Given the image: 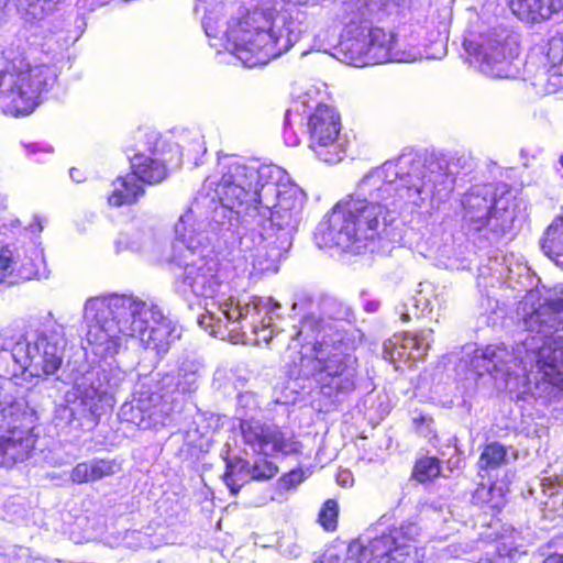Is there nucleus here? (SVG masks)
I'll return each instance as SVG.
<instances>
[{
	"instance_id": "obj_1",
	"label": "nucleus",
	"mask_w": 563,
	"mask_h": 563,
	"mask_svg": "<svg viewBox=\"0 0 563 563\" xmlns=\"http://www.w3.org/2000/svg\"><path fill=\"white\" fill-rule=\"evenodd\" d=\"M220 178H206L188 210L175 224L168 261L184 269V291L212 301L198 318L211 335L233 343H268L272 298L220 295V263L211 255L216 238L238 236L241 252L258 271H276L292 245L306 195L279 166L234 156L219 158Z\"/></svg>"
},
{
	"instance_id": "obj_2",
	"label": "nucleus",
	"mask_w": 563,
	"mask_h": 563,
	"mask_svg": "<svg viewBox=\"0 0 563 563\" xmlns=\"http://www.w3.org/2000/svg\"><path fill=\"white\" fill-rule=\"evenodd\" d=\"M467 158L434 155L421 158L404 154L368 172L353 194L340 200L318 224L319 247L336 246L360 254L384 251L395 213L408 209H433L454 189L455 178Z\"/></svg>"
},
{
	"instance_id": "obj_3",
	"label": "nucleus",
	"mask_w": 563,
	"mask_h": 563,
	"mask_svg": "<svg viewBox=\"0 0 563 563\" xmlns=\"http://www.w3.org/2000/svg\"><path fill=\"white\" fill-rule=\"evenodd\" d=\"M527 336L512 347L490 344L475 349L470 366L478 376L506 382L520 373L538 388H563V284L529 291L521 302Z\"/></svg>"
},
{
	"instance_id": "obj_4",
	"label": "nucleus",
	"mask_w": 563,
	"mask_h": 563,
	"mask_svg": "<svg viewBox=\"0 0 563 563\" xmlns=\"http://www.w3.org/2000/svg\"><path fill=\"white\" fill-rule=\"evenodd\" d=\"M351 309L333 297H323L317 311L308 312L292 338L301 345L300 371L311 375L331 405L342 404L355 390L357 358Z\"/></svg>"
},
{
	"instance_id": "obj_5",
	"label": "nucleus",
	"mask_w": 563,
	"mask_h": 563,
	"mask_svg": "<svg viewBox=\"0 0 563 563\" xmlns=\"http://www.w3.org/2000/svg\"><path fill=\"white\" fill-rule=\"evenodd\" d=\"M84 322L87 343L101 358L119 354L130 339L157 355L165 354L180 338L178 325L157 305L133 295L89 298L84 306Z\"/></svg>"
},
{
	"instance_id": "obj_6",
	"label": "nucleus",
	"mask_w": 563,
	"mask_h": 563,
	"mask_svg": "<svg viewBox=\"0 0 563 563\" xmlns=\"http://www.w3.org/2000/svg\"><path fill=\"white\" fill-rule=\"evenodd\" d=\"M390 0H350L343 3V23L346 36L340 43L344 60L355 67H364L387 62L412 63L422 58L440 59L446 54L448 29L441 23L432 32L427 44L399 48L393 33L374 27V21H380L391 13Z\"/></svg>"
},
{
	"instance_id": "obj_7",
	"label": "nucleus",
	"mask_w": 563,
	"mask_h": 563,
	"mask_svg": "<svg viewBox=\"0 0 563 563\" xmlns=\"http://www.w3.org/2000/svg\"><path fill=\"white\" fill-rule=\"evenodd\" d=\"M64 49L48 47L43 57L32 51L29 55L19 46L0 49V109L3 113L20 117L32 113L42 102L57 79L54 60Z\"/></svg>"
},
{
	"instance_id": "obj_8",
	"label": "nucleus",
	"mask_w": 563,
	"mask_h": 563,
	"mask_svg": "<svg viewBox=\"0 0 563 563\" xmlns=\"http://www.w3.org/2000/svg\"><path fill=\"white\" fill-rule=\"evenodd\" d=\"M126 373L120 367L93 366L79 371L73 386L65 394V404L56 409L57 423L76 428H92L106 407H112L114 395L121 389Z\"/></svg>"
},
{
	"instance_id": "obj_9",
	"label": "nucleus",
	"mask_w": 563,
	"mask_h": 563,
	"mask_svg": "<svg viewBox=\"0 0 563 563\" xmlns=\"http://www.w3.org/2000/svg\"><path fill=\"white\" fill-rule=\"evenodd\" d=\"M463 222L468 234L478 235L487 243L498 242L511 229L515 213L510 212L503 198H497L494 184L471 187L462 197Z\"/></svg>"
},
{
	"instance_id": "obj_10",
	"label": "nucleus",
	"mask_w": 563,
	"mask_h": 563,
	"mask_svg": "<svg viewBox=\"0 0 563 563\" xmlns=\"http://www.w3.org/2000/svg\"><path fill=\"white\" fill-rule=\"evenodd\" d=\"M463 46L470 63L486 76L515 78L519 74V67L515 64L519 55L518 38L504 27L470 31Z\"/></svg>"
},
{
	"instance_id": "obj_11",
	"label": "nucleus",
	"mask_w": 563,
	"mask_h": 563,
	"mask_svg": "<svg viewBox=\"0 0 563 563\" xmlns=\"http://www.w3.org/2000/svg\"><path fill=\"white\" fill-rule=\"evenodd\" d=\"M37 420L26 396H3L0 400V466L25 461L35 445L31 433Z\"/></svg>"
},
{
	"instance_id": "obj_12",
	"label": "nucleus",
	"mask_w": 563,
	"mask_h": 563,
	"mask_svg": "<svg viewBox=\"0 0 563 563\" xmlns=\"http://www.w3.org/2000/svg\"><path fill=\"white\" fill-rule=\"evenodd\" d=\"M66 345L64 327L57 322H47L18 341L12 349V356L31 375L46 378L55 376L60 369Z\"/></svg>"
},
{
	"instance_id": "obj_13",
	"label": "nucleus",
	"mask_w": 563,
	"mask_h": 563,
	"mask_svg": "<svg viewBox=\"0 0 563 563\" xmlns=\"http://www.w3.org/2000/svg\"><path fill=\"white\" fill-rule=\"evenodd\" d=\"M307 129L309 147L320 161L335 164L343 159L345 140L341 135V119L335 109L319 104L310 114Z\"/></svg>"
},
{
	"instance_id": "obj_14",
	"label": "nucleus",
	"mask_w": 563,
	"mask_h": 563,
	"mask_svg": "<svg viewBox=\"0 0 563 563\" xmlns=\"http://www.w3.org/2000/svg\"><path fill=\"white\" fill-rule=\"evenodd\" d=\"M420 527L415 521H402L399 527L389 530L388 533L369 539L366 543L353 541L349 544L343 563H369L383 561L393 555L394 548L401 543L417 542Z\"/></svg>"
},
{
	"instance_id": "obj_15",
	"label": "nucleus",
	"mask_w": 563,
	"mask_h": 563,
	"mask_svg": "<svg viewBox=\"0 0 563 563\" xmlns=\"http://www.w3.org/2000/svg\"><path fill=\"white\" fill-rule=\"evenodd\" d=\"M240 431L246 453L264 456L288 455L297 452L299 448L291 433L258 419H243Z\"/></svg>"
},
{
	"instance_id": "obj_16",
	"label": "nucleus",
	"mask_w": 563,
	"mask_h": 563,
	"mask_svg": "<svg viewBox=\"0 0 563 563\" xmlns=\"http://www.w3.org/2000/svg\"><path fill=\"white\" fill-rule=\"evenodd\" d=\"M432 342V330H422L417 334H396L384 342V357L391 363L398 360H422Z\"/></svg>"
},
{
	"instance_id": "obj_17",
	"label": "nucleus",
	"mask_w": 563,
	"mask_h": 563,
	"mask_svg": "<svg viewBox=\"0 0 563 563\" xmlns=\"http://www.w3.org/2000/svg\"><path fill=\"white\" fill-rule=\"evenodd\" d=\"M277 473L278 467L265 457L256 460L253 464L245 460L236 459L228 461L223 478L231 493L236 494L250 479L266 481L274 477Z\"/></svg>"
},
{
	"instance_id": "obj_18",
	"label": "nucleus",
	"mask_w": 563,
	"mask_h": 563,
	"mask_svg": "<svg viewBox=\"0 0 563 563\" xmlns=\"http://www.w3.org/2000/svg\"><path fill=\"white\" fill-rule=\"evenodd\" d=\"M547 71L537 77L534 86L544 95L563 89V34L553 36L548 43Z\"/></svg>"
},
{
	"instance_id": "obj_19",
	"label": "nucleus",
	"mask_w": 563,
	"mask_h": 563,
	"mask_svg": "<svg viewBox=\"0 0 563 563\" xmlns=\"http://www.w3.org/2000/svg\"><path fill=\"white\" fill-rule=\"evenodd\" d=\"M509 7L519 20L540 23L563 12V0H509Z\"/></svg>"
},
{
	"instance_id": "obj_20",
	"label": "nucleus",
	"mask_w": 563,
	"mask_h": 563,
	"mask_svg": "<svg viewBox=\"0 0 563 563\" xmlns=\"http://www.w3.org/2000/svg\"><path fill=\"white\" fill-rule=\"evenodd\" d=\"M202 373L203 365L198 358L185 356L179 360L175 372L166 376L165 382L175 386L180 394H191L198 389Z\"/></svg>"
},
{
	"instance_id": "obj_21",
	"label": "nucleus",
	"mask_w": 563,
	"mask_h": 563,
	"mask_svg": "<svg viewBox=\"0 0 563 563\" xmlns=\"http://www.w3.org/2000/svg\"><path fill=\"white\" fill-rule=\"evenodd\" d=\"M15 249L14 256V278L19 280H30L38 276L40 266L43 263V253L34 244L27 247L23 245H12Z\"/></svg>"
},
{
	"instance_id": "obj_22",
	"label": "nucleus",
	"mask_w": 563,
	"mask_h": 563,
	"mask_svg": "<svg viewBox=\"0 0 563 563\" xmlns=\"http://www.w3.org/2000/svg\"><path fill=\"white\" fill-rule=\"evenodd\" d=\"M119 466L114 461L93 459L78 463L73 468L70 478L77 484L96 482L115 474Z\"/></svg>"
},
{
	"instance_id": "obj_23",
	"label": "nucleus",
	"mask_w": 563,
	"mask_h": 563,
	"mask_svg": "<svg viewBox=\"0 0 563 563\" xmlns=\"http://www.w3.org/2000/svg\"><path fill=\"white\" fill-rule=\"evenodd\" d=\"M130 162L132 174L135 175L139 181L157 184L165 179L167 175L166 165L157 157L135 154Z\"/></svg>"
},
{
	"instance_id": "obj_24",
	"label": "nucleus",
	"mask_w": 563,
	"mask_h": 563,
	"mask_svg": "<svg viewBox=\"0 0 563 563\" xmlns=\"http://www.w3.org/2000/svg\"><path fill=\"white\" fill-rule=\"evenodd\" d=\"M562 483L558 477H543L538 483V489L531 487L530 494L544 509L558 511L563 505Z\"/></svg>"
},
{
	"instance_id": "obj_25",
	"label": "nucleus",
	"mask_w": 563,
	"mask_h": 563,
	"mask_svg": "<svg viewBox=\"0 0 563 563\" xmlns=\"http://www.w3.org/2000/svg\"><path fill=\"white\" fill-rule=\"evenodd\" d=\"M113 186V192L109 196L108 200L114 207L134 203L144 194L142 185L133 174L118 177Z\"/></svg>"
},
{
	"instance_id": "obj_26",
	"label": "nucleus",
	"mask_w": 563,
	"mask_h": 563,
	"mask_svg": "<svg viewBox=\"0 0 563 563\" xmlns=\"http://www.w3.org/2000/svg\"><path fill=\"white\" fill-rule=\"evenodd\" d=\"M150 405L148 395L140 394L134 397L130 402H125L120 408L119 416L122 420L133 423L142 429L152 428V420H150Z\"/></svg>"
},
{
	"instance_id": "obj_27",
	"label": "nucleus",
	"mask_w": 563,
	"mask_h": 563,
	"mask_svg": "<svg viewBox=\"0 0 563 563\" xmlns=\"http://www.w3.org/2000/svg\"><path fill=\"white\" fill-rule=\"evenodd\" d=\"M420 287L421 288L418 292L399 308L400 318L405 322L411 320L409 306L415 308V317L421 318L431 313L434 308V303L438 302L437 298L431 299V295L433 292L431 284H420Z\"/></svg>"
},
{
	"instance_id": "obj_28",
	"label": "nucleus",
	"mask_w": 563,
	"mask_h": 563,
	"mask_svg": "<svg viewBox=\"0 0 563 563\" xmlns=\"http://www.w3.org/2000/svg\"><path fill=\"white\" fill-rule=\"evenodd\" d=\"M506 488L501 483H481L475 489L472 500L476 505L486 506L492 510H498L505 505Z\"/></svg>"
},
{
	"instance_id": "obj_29",
	"label": "nucleus",
	"mask_w": 563,
	"mask_h": 563,
	"mask_svg": "<svg viewBox=\"0 0 563 563\" xmlns=\"http://www.w3.org/2000/svg\"><path fill=\"white\" fill-rule=\"evenodd\" d=\"M153 244V236L150 230L130 228L122 232L115 241L118 251L131 250L133 252H144Z\"/></svg>"
},
{
	"instance_id": "obj_30",
	"label": "nucleus",
	"mask_w": 563,
	"mask_h": 563,
	"mask_svg": "<svg viewBox=\"0 0 563 563\" xmlns=\"http://www.w3.org/2000/svg\"><path fill=\"white\" fill-rule=\"evenodd\" d=\"M178 148L181 157H187L198 165V159L201 157L207 148L203 135L199 130H185L180 134Z\"/></svg>"
},
{
	"instance_id": "obj_31",
	"label": "nucleus",
	"mask_w": 563,
	"mask_h": 563,
	"mask_svg": "<svg viewBox=\"0 0 563 563\" xmlns=\"http://www.w3.org/2000/svg\"><path fill=\"white\" fill-rule=\"evenodd\" d=\"M150 405V420L154 428L158 426H165L170 419L175 411L174 400L168 401L158 394L148 395Z\"/></svg>"
},
{
	"instance_id": "obj_32",
	"label": "nucleus",
	"mask_w": 563,
	"mask_h": 563,
	"mask_svg": "<svg viewBox=\"0 0 563 563\" xmlns=\"http://www.w3.org/2000/svg\"><path fill=\"white\" fill-rule=\"evenodd\" d=\"M507 462V449L498 443L487 444L481 454L478 465L481 470L496 468Z\"/></svg>"
},
{
	"instance_id": "obj_33",
	"label": "nucleus",
	"mask_w": 563,
	"mask_h": 563,
	"mask_svg": "<svg viewBox=\"0 0 563 563\" xmlns=\"http://www.w3.org/2000/svg\"><path fill=\"white\" fill-rule=\"evenodd\" d=\"M16 255L12 245L0 247V283H16L14 278V256Z\"/></svg>"
},
{
	"instance_id": "obj_34",
	"label": "nucleus",
	"mask_w": 563,
	"mask_h": 563,
	"mask_svg": "<svg viewBox=\"0 0 563 563\" xmlns=\"http://www.w3.org/2000/svg\"><path fill=\"white\" fill-rule=\"evenodd\" d=\"M260 410L257 397L252 391H244L238 396L236 416L243 419H255L254 415Z\"/></svg>"
},
{
	"instance_id": "obj_35",
	"label": "nucleus",
	"mask_w": 563,
	"mask_h": 563,
	"mask_svg": "<svg viewBox=\"0 0 563 563\" xmlns=\"http://www.w3.org/2000/svg\"><path fill=\"white\" fill-rule=\"evenodd\" d=\"M440 475V462L437 457L426 456L417 461L415 476L419 482L430 481Z\"/></svg>"
},
{
	"instance_id": "obj_36",
	"label": "nucleus",
	"mask_w": 563,
	"mask_h": 563,
	"mask_svg": "<svg viewBox=\"0 0 563 563\" xmlns=\"http://www.w3.org/2000/svg\"><path fill=\"white\" fill-rule=\"evenodd\" d=\"M394 552L393 555L376 563H416L418 560L416 542L401 543L394 548Z\"/></svg>"
},
{
	"instance_id": "obj_37",
	"label": "nucleus",
	"mask_w": 563,
	"mask_h": 563,
	"mask_svg": "<svg viewBox=\"0 0 563 563\" xmlns=\"http://www.w3.org/2000/svg\"><path fill=\"white\" fill-rule=\"evenodd\" d=\"M339 516V505L334 499H328L320 512L319 522L328 531H333L336 528Z\"/></svg>"
},
{
	"instance_id": "obj_38",
	"label": "nucleus",
	"mask_w": 563,
	"mask_h": 563,
	"mask_svg": "<svg viewBox=\"0 0 563 563\" xmlns=\"http://www.w3.org/2000/svg\"><path fill=\"white\" fill-rule=\"evenodd\" d=\"M498 551V558L492 559V558H482L476 563H506L505 559L508 558L509 561H512L515 559L516 553L518 552V545H514V548L506 549H497Z\"/></svg>"
},
{
	"instance_id": "obj_39",
	"label": "nucleus",
	"mask_w": 563,
	"mask_h": 563,
	"mask_svg": "<svg viewBox=\"0 0 563 563\" xmlns=\"http://www.w3.org/2000/svg\"><path fill=\"white\" fill-rule=\"evenodd\" d=\"M303 481L302 471H291L280 478V485L286 488H294Z\"/></svg>"
},
{
	"instance_id": "obj_40",
	"label": "nucleus",
	"mask_w": 563,
	"mask_h": 563,
	"mask_svg": "<svg viewBox=\"0 0 563 563\" xmlns=\"http://www.w3.org/2000/svg\"><path fill=\"white\" fill-rule=\"evenodd\" d=\"M284 140L285 143L289 146H296L299 144V139L294 133L292 128L290 126V113H286L285 118V129H284Z\"/></svg>"
},
{
	"instance_id": "obj_41",
	"label": "nucleus",
	"mask_w": 563,
	"mask_h": 563,
	"mask_svg": "<svg viewBox=\"0 0 563 563\" xmlns=\"http://www.w3.org/2000/svg\"><path fill=\"white\" fill-rule=\"evenodd\" d=\"M336 482L342 487H351L354 478L350 470H340L336 474Z\"/></svg>"
},
{
	"instance_id": "obj_42",
	"label": "nucleus",
	"mask_w": 563,
	"mask_h": 563,
	"mask_svg": "<svg viewBox=\"0 0 563 563\" xmlns=\"http://www.w3.org/2000/svg\"><path fill=\"white\" fill-rule=\"evenodd\" d=\"M522 376L526 378V382H527V384L529 385V389H532V385H533V386H534V389H536L537 391H539V394H540V395H541V394H550V393H551V389H552V388H554V387H555V388H558V389H560V390H563V388H561V387H559V386H556V385H552V384H551L547 389H544V390H543L542 388H538L533 383H531V384H530V383L527 380V377H526L523 374H522Z\"/></svg>"
},
{
	"instance_id": "obj_43",
	"label": "nucleus",
	"mask_w": 563,
	"mask_h": 563,
	"mask_svg": "<svg viewBox=\"0 0 563 563\" xmlns=\"http://www.w3.org/2000/svg\"><path fill=\"white\" fill-rule=\"evenodd\" d=\"M307 305H310V306L312 305V301H311V299H310V298H305V299H302V300H297V301H295V302L292 303V309H294V310H297V309L302 310V309H305V308H306V306H307Z\"/></svg>"
},
{
	"instance_id": "obj_44",
	"label": "nucleus",
	"mask_w": 563,
	"mask_h": 563,
	"mask_svg": "<svg viewBox=\"0 0 563 563\" xmlns=\"http://www.w3.org/2000/svg\"><path fill=\"white\" fill-rule=\"evenodd\" d=\"M543 563H563V555L562 554H551L549 555Z\"/></svg>"
},
{
	"instance_id": "obj_45",
	"label": "nucleus",
	"mask_w": 563,
	"mask_h": 563,
	"mask_svg": "<svg viewBox=\"0 0 563 563\" xmlns=\"http://www.w3.org/2000/svg\"><path fill=\"white\" fill-rule=\"evenodd\" d=\"M78 174H79V170H78V169H76V168H71V169H70V177H71L75 181L80 183V181H81V179H80V177H79V175H78Z\"/></svg>"
},
{
	"instance_id": "obj_46",
	"label": "nucleus",
	"mask_w": 563,
	"mask_h": 563,
	"mask_svg": "<svg viewBox=\"0 0 563 563\" xmlns=\"http://www.w3.org/2000/svg\"><path fill=\"white\" fill-rule=\"evenodd\" d=\"M324 559L329 562V563H332L333 561H339L338 556L332 554V553H328L324 555Z\"/></svg>"
},
{
	"instance_id": "obj_47",
	"label": "nucleus",
	"mask_w": 563,
	"mask_h": 563,
	"mask_svg": "<svg viewBox=\"0 0 563 563\" xmlns=\"http://www.w3.org/2000/svg\"><path fill=\"white\" fill-rule=\"evenodd\" d=\"M26 563H45V561L40 558H31V559H27Z\"/></svg>"
},
{
	"instance_id": "obj_48",
	"label": "nucleus",
	"mask_w": 563,
	"mask_h": 563,
	"mask_svg": "<svg viewBox=\"0 0 563 563\" xmlns=\"http://www.w3.org/2000/svg\"><path fill=\"white\" fill-rule=\"evenodd\" d=\"M131 537L136 538V539H140L141 537H143V534H142L141 532H139V531H133V532L131 533Z\"/></svg>"
},
{
	"instance_id": "obj_49",
	"label": "nucleus",
	"mask_w": 563,
	"mask_h": 563,
	"mask_svg": "<svg viewBox=\"0 0 563 563\" xmlns=\"http://www.w3.org/2000/svg\"><path fill=\"white\" fill-rule=\"evenodd\" d=\"M409 312H410V316H411V320H412V319H417V318L415 317V308H411V307L409 306Z\"/></svg>"
},
{
	"instance_id": "obj_50",
	"label": "nucleus",
	"mask_w": 563,
	"mask_h": 563,
	"mask_svg": "<svg viewBox=\"0 0 563 563\" xmlns=\"http://www.w3.org/2000/svg\"><path fill=\"white\" fill-rule=\"evenodd\" d=\"M97 4H106L108 3L110 0H93Z\"/></svg>"
},
{
	"instance_id": "obj_51",
	"label": "nucleus",
	"mask_w": 563,
	"mask_h": 563,
	"mask_svg": "<svg viewBox=\"0 0 563 563\" xmlns=\"http://www.w3.org/2000/svg\"><path fill=\"white\" fill-rule=\"evenodd\" d=\"M559 163L563 167V153L560 155Z\"/></svg>"
},
{
	"instance_id": "obj_52",
	"label": "nucleus",
	"mask_w": 563,
	"mask_h": 563,
	"mask_svg": "<svg viewBox=\"0 0 563 563\" xmlns=\"http://www.w3.org/2000/svg\"><path fill=\"white\" fill-rule=\"evenodd\" d=\"M38 147H40V146H38L37 144H36V145H33V146H32L33 152H34L36 148H38Z\"/></svg>"
}]
</instances>
